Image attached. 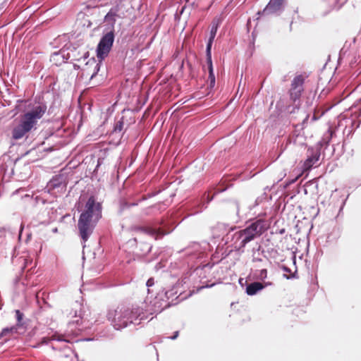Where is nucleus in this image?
<instances>
[{
    "mask_svg": "<svg viewBox=\"0 0 361 361\" xmlns=\"http://www.w3.org/2000/svg\"><path fill=\"white\" fill-rule=\"evenodd\" d=\"M269 227L268 221L263 219H255L242 228L235 230L231 228L227 234L233 249L239 252H244L246 245L251 241L260 237Z\"/></svg>",
    "mask_w": 361,
    "mask_h": 361,
    "instance_id": "f257e3e1",
    "label": "nucleus"
},
{
    "mask_svg": "<svg viewBox=\"0 0 361 361\" xmlns=\"http://www.w3.org/2000/svg\"><path fill=\"white\" fill-rule=\"evenodd\" d=\"M183 292L179 283H176L171 287L161 288L154 298H150L149 295L147 296L145 301L146 310L151 315L157 314L166 308L185 299V296H182Z\"/></svg>",
    "mask_w": 361,
    "mask_h": 361,
    "instance_id": "f03ea898",
    "label": "nucleus"
},
{
    "mask_svg": "<svg viewBox=\"0 0 361 361\" xmlns=\"http://www.w3.org/2000/svg\"><path fill=\"white\" fill-rule=\"evenodd\" d=\"M149 312L145 307H118L116 309L109 311L107 318L116 330H122L130 324H139L141 321L147 319Z\"/></svg>",
    "mask_w": 361,
    "mask_h": 361,
    "instance_id": "7ed1b4c3",
    "label": "nucleus"
},
{
    "mask_svg": "<svg viewBox=\"0 0 361 361\" xmlns=\"http://www.w3.org/2000/svg\"><path fill=\"white\" fill-rule=\"evenodd\" d=\"M90 328V324L81 316L75 312L74 319L69 322L64 334H54L51 339L43 338L42 344L50 345L54 350H61L68 348L65 343L73 342V338L80 333Z\"/></svg>",
    "mask_w": 361,
    "mask_h": 361,
    "instance_id": "20e7f679",
    "label": "nucleus"
},
{
    "mask_svg": "<svg viewBox=\"0 0 361 361\" xmlns=\"http://www.w3.org/2000/svg\"><path fill=\"white\" fill-rule=\"evenodd\" d=\"M361 122V102L353 105L345 113L341 114L338 116V123L335 130L331 127L328 129L335 133L334 138L331 140L332 146L334 147L336 142L339 143L337 139V133L341 130L343 135H350L356 128H357Z\"/></svg>",
    "mask_w": 361,
    "mask_h": 361,
    "instance_id": "39448f33",
    "label": "nucleus"
},
{
    "mask_svg": "<svg viewBox=\"0 0 361 361\" xmlns=\"http://www.w3.org/2000/svg\"><path fill=\"white\" fill-rule=\"evenodd\" d=\"M46 111V104L41 103L34 106L31 110L25 113L21 116L19 123L12 130L13 139L20 140L32 129L36 128L38 120L44 116Z\"/></svg>",
    "mask_w": 361,
    "mask_h": 361,
    "instance_id": "423d86ee",
    "label": "nucleus"
},
{
    "mask_svg": "<svg viewBox=\"0 0 361 361\" xmlns=\"http://www.w3.org/2000/svg\"><path fill=\"white\" fill-rule=\"evenodd\" d=\"M335 133L331 130H327L322 136V140L314 147H309L307 152V159L304 161V170L308 171L313 166H317L321 157V149L326 147L334 138Z\"/></svg>",
    "mask_w": 361,
    "mask_h": 361,
    "instance_id": "0eeeda50",
    "label": "nucleus"
},
{
    "mask_svg": "<svg viewBox=\"0 0 361 361\" xmlns=\"http://www.w3.org/2000/svg\"><path fill=\"white\" fill-rule=\"evenodd\" d=\"M208 249L209 243L206 242L202 243L192 242L181 250L179 253L191 269L197 260H201L206 256Z\"/></svg>",
    "mask_w": 361,
    "mask_h": 361,
    "instance_id": "6e6552de",
    "label": "nucleus"
},
{
    "mask_svg": "<svg viewBox=\"0 0 361 361\" xmlns=\"http://www.w3.org/2000/svg\"><path fill=\"white\" fill-rule=\"evenodd\" d=\"M80 215H84L85 218L99 221L102 218V205L99 202H96L94 197L91 196L87 201L84 211Z\"/></svg>",
    "mask_w": 361,
    "mask_h": 361,
    "instance_id": "1a4fd4ad",
    "label": "nucleus"
},
{
    "mask_svg": "<svg viewBox=\"0 0 361 361\" xmlns=\"http://www.w3.org/2000/svg\"><path fill=\"white\" fill-rule=\"evenodd\" d=\"M68 184L67 176L64 173H59L53 176L48 182L46 187L49 193L56 195L57 192H63Z\"/></svg>",
    "mask_w": 361,
    "mask_h": 361,
    "instance_id": "9d476101",
    "label": "nucleus"
},
{
    "mask_svg": "<svg viewBox=\"0 0 361 361\" xmlns=\"http://www.w3.org/2000/svg\"><path fill=\"white\" fill-rule=\"evenodd\" d=\"M97 224V221L85 218L84 215L80 216L78 222V228L79 231V235L82 240L83 243H85L92 235Z\"/></svg>",
    "mask_w": 361,
    "mask_h": 361,
    "instance_id": "9b49d317",
    "label": "nucleus"
},
{
    "mask_svg": "<svg viewBox=\"0 0 361 361\" xmlns=\"http://www.w3.org/2000/svg\"><path fill=\"white\" fill-rule=\"evenodd\" d=\"M305 76L300 74L295 75L291 81L290 88L289 90L290 97L291 100L295 102L298 100L304 91V82Z\"/></svg>",
    "mask_w": 361,
    "mask_h": 361,
    "instance_id": "f8f14e48",
    "label": "nucleus"
},
{
    "mask_svg": "<svg viewBox=\"0 0 361 361\" xmlns=\"http://www.w3.org/2000/svg\"><path fill=\"white\" fill-rule=\"evenodd\" d=\"M159 225L163 226V228H157L156 226H146V227H140L137 228V231L141 233H145L148 235L149 236L154 238L155 240L160 239L163 238L166 234H169L171 231H165L164 228L166 226L164 220H161L159 221Z\"/></svg>",
    "mask_w": 361,
    "mask_h": 361,
    "instance_id": "ddd939ff",
    "label": "nucleus"
},
{
    "mask_svg": "<svg viewBox=\"0 0 361 361\" xmlns=\"http://www.w3.org/2000/svg\"><path fill=\"white\" fill-rule=\"evenodd\" d=\"M285 0H270L266 7L258 11L259 16L279 15L284 10Z\"/></svg>",
    "mask_w": 361,
    "mask_h": 361,
    "instance_id": "4468645a",
    "label": "nucleus"
},
{
    "mask_svg": "<svg viewBox=\"0 0 361 361\" xmlns=\"http://www.w3.org/2000/svg\"><path fill=\"white\" fill-rule=\"evenodd\" d=\"M16 237V232L10 228H0V244H10Z\"/></svg>",
    "mask_w": 361,
    "mask_h": 361,
    "instance_id": "2eb2a0df",
    "label": "nucleus"
},
{
    "mask_svg": "<svg viewBox=\"0 0 361 361\" xmlns=\"http://www.w3.org/2000/svg\"><path fill=\"white\" fill-rule=\"evenodd\" d=\"M101 62H97L94 58H91L86 62L85 71L90 75V78L95 77L99 71Z\"/></svg>",
    "mask_w": 361,
    "mask_h": 361,
    "instance_id": "dca6fc26",
    "label": "nucleus"
},
{
    "mask_svg": "<svg viewBox=\"0 0 361 361\" xmlns=\"http://www.w3.org/2000/svg\"><path fill=\"white\" fill-rule=\"evenodd\" d=\"M267 285H271V283H266L265 286H264L262 283L258 282V281H255V282L250 283L249 284H247V286L245 288V293L248 295H255L259 291L262 290Z\"/></svg>",
    "mask_w": 361,
    "mask_h": 361,
    "instance_id": "f3484780",
    "label": "nucleus"
},
{
    "mask_svg": "<svg viewBox=\"0 0 361 361\" xmlns=\"http://www.w3.org/2000/svg\"><path fill=\"white\" fill-rule=\"evenodd\" d=\"M207 266H204L203 267H200L197 266L192 271H188L183 277L182 279V283L184 284L188 283L190 281V278L195 279L196 276H201L204 269Z\"/></svg>",
    "mask_w": 361,
    "mask_h": 361,
    "instance_id": "a211bd4d",
    "label": "nucleus"
},
{
    "mask_svg": "<svg viewBox=\"0 0 361 361\" xmlns=\"http://www.w3.org/2000/svg\"><path fill=\"white\" fill-rule=\"evenodd\" d=\"M111 49V47L99 42L96 50L97 59L100 60V61L104 60L109 55Z\"/></svg>",
    "mask_w": 361,
    "mask_h": 361,
    "instance_id": "6ab92c4d",
    "label": "nucleus"
},
{
    "mask_svg": "<svg viewBox=\"0 0 361 361\" xmlns=\"http://www.w3.org/2000/svg\"><path fill=\"white\" fill-rule=\"evenodd\" d=\"M114 29H111L102 37L99 42L104 44L105 45L111 48L114 42Z\"/></svg>",
    "mask_w": 361,
    "mask_h": 361,
    "instance_id": "aec40b11",
    "label": "nucleus"
},
{
    "mask_svg": "<svg viewBox=\"0 0 361 361\" xmlns=\"http://www.w3.org/2000/svg\"><path fill=\"white\" fill-rule=\"evenodd\" d=\"M119 11L120 8L118 5L112 7L105 16L104 20L106 22H111L112 24H114Z\"/></svg>",
    "mask_w": 361,
    "mask_h": 361,
    "instance_id": "412c9836",
    "label": "nucleus"
},
{
    "mask_svg": "<svg viewBox=\"0 0 361 361\" xmlns=\"http://www.w3.org/2000/svg\"><path fill=\"white\" fill-rule=\"evenodd\" d=\"M152 245L145 242H140L137 245L136 254L139 256H145L150 252Z\"/></svg>",
    "mask_w": 361,
    "mask_h": 361,
    "instance_id": "4be33fe9",
    "label": "nucleus"
},
{
    "mask_svg": "<svg viewBox=\"0 0 361 361\" xmlns=\"http://www.w3.org/2000/svg\"><path fill=\"white\" fill-rule=\"evenodd\" d=\"M265 257L264 250L262 249L261 245H259L257 248H253L252 250V262H261L263 261L262 257Z\"/></svg>",
    "mask_w": 361,
    "mask_h": 361,
    "instance_id": "5701e85b",
    "label": "nucleus"
},
{
    "mask_svg": "<svg viewBox=\"0 0 361 361\" xmlns=\"http://www.w3.org/2000/svg\"><path fill=\"white\" fill-rule=\"evenodd\" d=\"M18 328L17 326H12L11 327H6L2 329L0 334V338H3L6 336L8 334L13 335L14 334L18 333Z\"/></svg>",
    "mask_w": 361,
    "mask_h": 361,
    "instance_id": "b1692460",
    "label": "nucleus"
},
{
    "mask_svg": "<svg viewBox=\"0 0 361 361\" xmlns=\"http://www.w3.org/2000/svg\"><path fill=\"white\" fill-rule=\"evenodd\" d=\"M207 65L209 69L208 80L209 82V87L212 88L215 85V75L214 73L212 62H211V63H207Z\"/></svg>",
    "mask_w": 361,
    "mask_h": 361,
    "instance_id": "393cba45",
    "label": "nucleus"
},
{
    "mask_svg": "<svg viewBox=\"0 0 361 361\" xmlns=\"http://www.w3.org/2000/svg\"><path fill=\"white\" fill-rule=\"evenodd\" d=\"M16 314V324L15 325L18 329H20L21 327L24 326V322H23V317L24 314L23 312H21L19 310H16L15 311Z\"/></svg>",
    "mask_w": 361,
    "mask_h": 361,
    "instance_id": "a878e982",
    "label": "nucleus"
},
{
    "mask_svg": "<svg viewBox=\"0 0 361 361\" xmlns=\"http://www.w3.org/2000/svg\"><path fill=\"white\" fill-rule=\"evenodd\" d=\"M124 126V122H123V117H122L119 121H116L114 130H113V134H117L121 133L122 130H123Z\"/></svg>",
    "mask_w": 361,
    "mask_h": 361,
    "instance_id": "bb28decb",
    "label": "nucleus"
},
{
    "mask_svg": "<svg viewBox=\"0 0 361 361\" xmlns=\"http://www.w3.org/2000/svg\"><path fill=\"white\" fill-rule=\"evenodd\" d=\"M213 42H214V40L209 39L207 44L206 56H207V63H211V62H212L211 49H212V45Z\"/></svg>",
    "mask_w": 361,
    "mask_h": 361,
    "instance_id": "cd10ccee",
    "label": "nucleus"
},
{
    "mask_svg": "<svg viewBox=\"0 0 361 361\" xmlns=\"http://www.w3.org/2000/svg\"><path fill=\"white\" fill-rule=\"evenodd\" d=\"M267 277V270L266 269H262L259 271V273L257 274V279L259 280H264Z\"/></svg>",
    "mask_w": 361,
    "mask_h": 361,
    "instance_id": "c85d7f7f",
    "label": "nucleus"
},
{
    "mask_svg": "<svg viewBox=\"0 0 361 361\" xmlns=\"http://www.w3.org/2000/svg\"><path fill=\"white\" fill-rule=\"evenodd\" d=\"M217 29H218V25L213 23V25L211 27V30H210V36L209 38V39H212V40L214 39L216 35Z\"/></svg>",
    "mask_w": 361,
    "mask_h": 361,
    "instance_id": "c756f323",
    "label": "nucleus"
},
{
    "mask_svg": "<svg viewBox=\"0 0 361 361\" xmlns=\"http://www.w3.org/2000/svg\"><path fill=\"white\" fill-rule=\"evenodd\" d=\"M146 286L147 287V293L149 295L153 292V289L151 288L154 286V279L153 278L149 279L146 283Z\"/></svg>",
    "mask_w": 361,
    "mask_h": 361,
    "instance_id": "7c9ffc66",
    "label": "nucleus"
},
{
    "mask_svg": "<svg viewBox=\"0 0 361 361\" xmlns=\"http://www.w3.org/2000/svg\"><path fill=\"white\" fill-rule=\"evenodd\" d=\"M137 243V238H134L132 240H130L128 241V243L133 245V243Z\"/></svg>",
    "mask_w": 361,
    "mask_h": 361,
    "instance_id": "2f4dec72",
    "label": "nucleus"
},
{
    "mask_svg": "<svg viewBox=\"0 0 361 361\" xmlns=\"http://www.w3.org/2000/svg\"><path fill=\"white\" fill-rule=\"evenodd\" d=\"M178 336V331H176L174 334L171 337V339L174 340Z\"/></svg>",
    "mask_w": 361,
    "mask_h": 361,
    "instance_id": "473e14b6",
    "label": "nucleus"
},
{
    "mask_svg": "<svg viewBox=\"0 0 361 361\" xmlns=\"http://www.w3.org/2000/svg\"><path fill=\"white\" fill-rule=\"evenodd\" d=\"M23 225L21 224L20 226V229H19V231H18V238H20V236H21V233L23 231Z\"/></svg>",
    "mask_w": 361,
    "mask_h": 361,
    "instance_id": "72a5a7b5",
    "label": "nucleus"
},
{
    "mask_svg": "<svg viewBox=\"0 0 361 361\" xmlns=\"http://www.w3.org/2000/svg\"><path fill=\"white\" fill-rule=\"evenodd\" d=\"M345 201H346V199L343 201L342 204H341V208H340V211H341L343 209V207H344V205L345 204Z\"/></svg>",
    "mask_w": 361,
    "mask_h": 361,
    "instance_id": "f704fd0d",
    "label": "nucleus"
},
{
    "mask_svg": "<svg viewBox=\"0 0 361 361\" xmlns=\"http://www.w3.org/2000/svg\"><path fill=\"white\" fill-rule=\"evenodd\" d=\"M309 118V115H306L305 118L302 121V123L304 124Z\"/></svg>",
    "mask_w": 361,
    "mask_h": 361,
    "instance_id": "c9c22d12",
    "label": "nucleus"
},
{
    "mask_svg": "<svg viewBox=\"0 0 361 361\" xmlns=\"http://www.w3.org/2000/svg\"><path fill=\"white\" fill-rule=\"evenodd\" d=\"M88 56H89V53L87 51L84 54L83 58H84V59H86L87 58H88Z\"/></svg>",
    "mask_w": 361,
    "mask_h": 361,
    "instance_id": "e433bc0d",
    "label": "nucleus"
},
{
    "mask_svg": "<svg viewBox=\"0 0 361 361\" xmlns=\"http://www.w3.org/2000/svg\"><path fill=\"white\" fill-rule=\"evenodd\" d=\"M283 270L285 271H286V272H289L290 271V269L288 268H287V267H283Z\"/></svg>",
    "mask_w": 361,
    "mask_h": 361,
    "instance_id": "4c0bfd02",
    "label": "nucleus"
},
{
    "mask_svg": "<svg viewBox=\"0 0 361 361\" xmlns=\"http://www.w3.org/2000/svg\"><path fill=\"white\" fill-rule=\"evenodd\" d=\"M52 232L53 233H57L58 232V228H54V229H52Z\"/></svg>",
    "mask_w": 361,
    "mask_h": 361,
    "instance_id": "58836bf2",
    "label": "nucleus"
},
{
    "mask_svg": "<svg viewBox=\"0 0 361 361\" xmlns=\"http://www.w3.org/2000/svg\"><path fill=\"white\" fill-rule=\"evenodd\" d=\"M243 279H240L239 280V283H240L241 285H243Z\"/></svg>",
    "mask_w": 361,
    "mask_h": 361,
    "instance_id": "ea45409f",
    "label": "nucleus"
},
{
    "mask_svg": "<svg viewBox=\"0 0 361 361\" xmlns=\"http://www.w3.org/2000/svg\"><path fill=\"white\" fill-rule=\"evenodd\" d=\"M312 119H313V120H316V118H315V116H314L312 117Z\"/></svg>",
    "mask_w": 361,
    "mask_h": 361,
    "instance_id": "a19ab883",
    "label": "nucleus"
}]
</instances>
